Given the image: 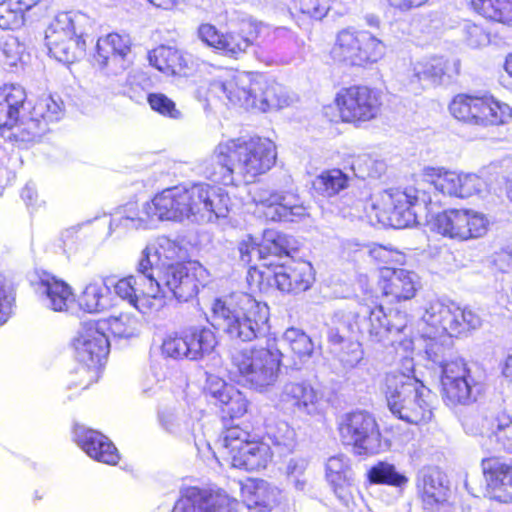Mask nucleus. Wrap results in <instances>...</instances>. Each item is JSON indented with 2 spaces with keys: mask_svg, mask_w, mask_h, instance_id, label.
<instances>
[{
  "mask_svg": "<svg viewBox=\"0 0 512 512\" xmlns=\"http://www.w3.org/2000/svg\"><path fill=\"white\" fill-rule=\"evenodd\" d=\"M166 295L179 302H186L198 292L197 280L194 274L181 263H167L156 282Z\"/></svg>",
  "mask_w": 512,
  "mask_h": 512,
  "instance_id": "obj_20",
  "label": "nucleus"
},
{
  "mask_svg": "<svg viewBox=\"0 0 512 512\" xmlns=\"http://www.w3.org/2000/svg\"><path fill=\"white\" fill-rule=\"evenodd\" d=\"M481 467L490 497L502 503L512 502V464L489 457L482 460Z\"/></svg>",
  "mask_w": 512,
  "mask_h": 512,
  "instance_id": "obj_21",
  "label": "nucleus"
},
{
  "mask_svg": "<svg viewBox=\"0 0 512 512\" xmlns=\"http://www.w3.org/2000/svg\"><path fill=\"white\" fill-rule=\"evenodd\" d=\"M484 421L490 426V440L494 441L499 449L512 453V419L505 414H499L490 419L486 417Z\"/></svg>",
  "mask_w": 512,
  "mask_h": 512,
  "instance_id": "obj_46",
  "label": "nucleus"
},
{
  "mask_svg": "<svg viewBox=\"0 0 512 512\" xmlns=\"http://www.w3.org/2000/svg\"><path fill=\"white\" fill-rule=\"evenodd\" d=\"M419 287L418 276L405 269L385 268L383 271V293L396 300H409L413 298Z\"/></svg>",
  "mask_w": 512,
  "mask_h": 512,
  "instance_id": "obj_32",
  "label": "nucleus"
},
{
  "mask_svg": "<svg viewBox=\"0 0 512 512\" xmlns=\"http://www.w3.org/2000/svg\"><path fill=\"white\" fill-rule=\"evenodd\" d=\"M460 198H467L487 190L486 181L477 174H460Z\"/></svg>",
  "mask_w": 512,
  "mask_h": 512,
  "instance_id": "obj_63",
  "label": "nucleus"
},
{
  "mask_svg": "<svg viewBox=\"0 0 512 512\" xmlns=\"http://www.w3.org/2000/svg\"><path fill=\"white\" fill-rule=\"evenodd\" d=\"M248 35H243L236 31H227L221 34V41L218 46V52L226 57L238 59L245 54L248 48L253 44L261 33L268 30V27L262 23H249Z\"/></svg>",
  "mask_w": 512,
  "mask_h": 512,
  "instance_id": "obj_35",
  "label": "nucleus"
},
{
  "mask_svg": "<svg viewBox=\"0 0 512 512\" xmlns=\"http://www.w3.org/2000/svg\"><path fill=\"white\" fill-rule=\"evenodd\" d=\"M154 249L160 263H179L178 261L184 257L183 249L168 238L160 239L158 247L154 246Z\"/></svg>",
  "mask_w": 512,
  "mask_h": 512,
  "instance_id": "obj_60",
  "label": "nucleus"
},
{
  "mask_svg": "<svg viewBox=\"0 0 512 512\" xmlns=\"http://www.w3.org/2000/svg\"><path fill=\"white\" fill-rule=\"evenodd\" d=\"M423 338L424 352L429 361L441 368L442 396L449 406H469L476 403L486 389V374L477 364L468 365L453 358L452 337L445 332Z\"/></svg>",
  "mask_w": 512,
  "mask_h": 512,
  "instance_id": "obj_2",
  "label": "nucleus"
},
{
  "mask_svg": "<svg viewBox=\"0 0 512 512\" xmlns=\"http://www.w3.org/2000/svg\"><path fill=\"white\" fill-rule=\"evenodd\" d=\"M158 421L162 429L171 435L187 437L193 434L194 423L182 409L163 408L158 412Z\"/></svg>",
  "mask_w": 512,
  "mask_h": 512,
  "instance_id": "obj_36",
  "label": "nucleus"
},
{
  "mask_svg": "<svg viewBox=\"0 0 512 512\" xmlns=\"http://www.w3.org/2000/svg\"><path fill=\"white\" fill-rule=\"evenodd\" d=\"M220 443L222 453L235 468L256 471L265 468L272 457L268 444L250 440L249 432L239 426L227 428Z\"/></svg>",
  "mask_w": 512,
  "mask_h": 512,
  "instance_id": "obj_9",
  "label": "nucleus"
},
{
  "mask_svg": "<svg viewBox=\"0 0 512 512\" xmlns=\"http://www.w3.org/2000/svg\"><path fill=\"white\" fill-rule=\"evenodd\" d=\"M459 68V61L432 57L416 62L412 68V76L422 86H437L443 84L446 79H451L453 75H457Z\"/></svg>",
  "mask_w": 512,
  "mask_h": 512,
  "instance_id": "obj_28",
  "label": "nucleus"
},
{
  "mask_svg": "<svg viewBox=\"0 0 512 512\" xmlns=\"http://www.w3.org/2000/svg\"><path fill=\"white\" fill-rule=\"evenodd\" d=\"M143 287V282L137 276L130 275L120 279L114 286L115 293L124 300H127L132 305L136 296Z\"/></svg>",
  "mask_w": 512,
  "mask_h": 512,
  "instance_id": "obj_61",
  "label": "nucleus"
},
{
  "mask_svg": "<svg viewBox=\"0 0 512 512\" xmlns=\"http://www.w3.org/2000/svg\"><path fill=\"white\" fill-rule=\"evenodd\" d=\"M216 344V336L210 328L196 326L181 336L167 337L162 344V353L173 359L200 360L209 355Z\"/></svg>",
  "mask_w": 512,
  "mask_h": 512,
  "instance_id": "obj_16",
  "label": "nucleus"
},
{
  "mask_svg": "<svg viewBox=\"0 0 512 512\" xmlns=\"http://www.w3.org/2000/svg\"><path fill=\"white\" fill-rule=\"evenodd\" d=\"M279 401L294 412L311 416L320 410L321 394L307 381L288 382L281 389Z\"/></svg>",
  "mask_w": 512,
  "mask_h": 512,
  "instance_id": "obj_24",
  "label": "nucleus"
},
{
  "mask_svg": "<svg viewBox=\"0 0 512 512\" xmlns=\"http://www.w3.org/2000/svg\"><path fill=\"white\" fill-rule=\"evenodd\" d=\"M26 100V92L20 85L5 84L0 87V129L13 128Z\"/></svg>",
  "mask_w": 512,
  "mask_h": 512,
  "instance_id": "obj_34",
  "label": "nucleus"
},
{
  "mask_svg": "<svg viewBox=\"0 0 512 512\" xmlns=\"http://www.w3.org/2000/svg\"><path fill=\"white\" fill-rule=\"evenodd\" d=\"M424 180L431 183L436 190L444 195L460 198V174L446 171L440 167L426 166L422 173Z\"/></svg>",
  "mask_w": 512,
  "mask_h": 512,
  "instance_id": "obj_37",
  "label": "nucleus"
},
{
  "mask_svg": "<svg viewBox=\"0 0 512 512\" xmlns=\"http://www.w3.org/2000/svg\"><path fill=\"white\" fill-rule=\"evenodd\" d=\"M101 326L102 331L106 329L118 338H132L139 334L141 322L130 314L121 313L118 316H111L107 320L97 322Z\"/></svg>",
  "mask_w": 512,
  "mask_h": 512,
  "instance_id": "obj_44",
  "label": "nucleus"
},
{
  "mask_svg": "<svg viewBox=\"0 0 512 512\" xmlns=\"http://www.w3.org/2000/svg\"><path fill=\"white\" fill-rule=\"evenodd\" d=\"M343 444L353 447L358 455L378 453L381 434L374 417L363 411L347 414L339 424Z\"/></svg>",
  "mask_w": 512,
  "mask_h": 512,
  "instance_id": "obj_13",
  "label": "nucleus"
},
{
  "mask_svg": "<svg viewBox=\"0 0 512 512\" xmlns=\"http://www.w3.org/2000/svg\"><path fill=\"white\" fill-rule=\"evenodd\" d=\"M74 440L77 445L92 459L109 465L119 461V453L112 441L104 434L76 425Z\"/></svg>",
  "mask_w": 512,
  "mask_h": 512,
  "instance_id": "obj_23",
  "label": "nucleus"
},
{
  "mask_svg": "<svg viewBox=\"0 0 512 512\" xmlns=\"http://www.w3.org/2000/svg\"><path fill=\"white\" fill-rule=\"evenodd\" d=\"M422 320L436 331L453 337L479 329L482 325L481 317L471 309L439 299L426 304Z\"/></svg>",
  "mask_w": 512,
  "mask_h": 512,
  "instance_id": "obj_10",
  "label": "nucleus"
},
{
  "mask_svg": "<svg viewBox=\"0 0 512 512\" xmlns=\"http://www.w3.org/2000/svg\"><path fill=\"white\" fill-rule=\"evenodd\" d=\"M107 287L98 281L88 283L79 296V306L88 313L103 311L107 306Z\"/></svg>",
  "mask_w": 512,
  "mask_h": 512,
  "instance_id": "obj_47",
  "label": "nucleus"
},
{
  "mask_svg": "<svg viewBox=\"0 0 512 512\" xmlns=\"http://www.w3.org/2000/svg\"><path fill=\"white\" fill-rule=\"evenodd\" d=\"M205 512H232L238 502L222 489H199Z\"/></svg>",
  "mask_w": 512,
  "mask_h": 512,
  "instance_id": "obj_51",
  "label": "nucleus"
},
{
  "mask_svg": "<svg viewBox=\"0 0 512 512\" xmlns=\"http://www.w3.org/2000/svg\"><path fill=\"white\" fill-rule=\"evenodd\" d=\"M433 226L444 237L468 241L483 237L488 232L489 220L473 209H448L435 216Z\"/></svg>",
  "mask_w": 512,
  "mask_h": 512,
  "instance_id": "obj_12",
  "label": "nucleus"
},
{
  "mask_svg": "<svg viewBox=\"0 0 512 512\" xmlns=\"http://www.w3.org/2000/svg\"><path fill=\"white\" fill-rule=\"evenodd\" d=\"M340 116L344 122L357 123L377 117L382 105L380 93L367 86H351L337 95Z\"/></svg>",
  "mask_w": 512,
  "mask_h": 512,
  "instance_id": "obj_17",
  "label": "nucleus"
},
{
  "mask_svg": "<svg viewBox=\"0 0 512 512\" xmlns=\"http://www.w3.org/2000/svg\"><path fill=\"white\" fill-rule=\"evenodd\" d=\"M293 9L315 20L323 19L329 9V0H293Z\"/></svg>",
  "mask_w": 512,
  "mask_h": 512,
  "instance_id": "obj_58",
  "label": "nucleus"
},
{
  "mask_svg": "<svg viewBox=\"0 0 512 512\" xmlns=\"http://www.w3.org/2000/svg\"><path fill=\"white\" fill-rule=\"evenodd\" d=\"M188 220L210 223L226 218L230 211V197L220 187L197 183L186 189Z\"/></svg>",
  "mask_w": 512,
  "mask_h": 512,
  "instance_id": "obj_11",
  "label": "nucleus"
},
{
  "mask_svg": "<svg viewBox=\"0 0 512 512\" xmlns=\"http://www.w3.org/2000/svg\"><path fill=\"white\" fill-rule=\"evenodd\" d=\"M426 203L425 194L420 195L418 190L390 189L379 194L372 203V210L379 223L402 229L417 222L416 208Z\"/></svg>",
  "mask_w": 512,
  "mask_h": 512,
  "instance_id": "obj_8",
  "label": "nucleus"
},
{
  "mask_svg": "<svg viewBox=\"0 0 512 512\" xmlns=\"http://www.w3.org/2000/svg\"><path fill=\"white\" fill-rule=\"evenodd\" d=\"M147 101L152 110L164 117H169L176 120L182 118V113L176 107L175 102L168 98L165 94L150 93L147 97Z\"/></svg>",
  "mask_w": 512,
  "mask_h": 512,
  "instance_id": "obj_57",
  "label": "nucleus"
},
{
  "mask_svg": "<svg viewBox=\"0 0 512 512\" xmlns=\"http://www.w3.org/2000/svg\"><path fill=\"white\" fill-rule=\"evenodd\" d=\"M462 31L465 42L472 48H478L489 43L488 34L479 25L466 22Z\"/></svg>",
  "mask_w": 512,
  "mask_h": 512,
  "instance_id": "obj_64",
  "label": "nucleus"
},
{
  "mask_svg": "<svg viewBox=\"0 0 512 512\" xmlns=\"http://www.w3.org/2000/svg\"><path fill=\"white\" fill-rule=\"evenodd\" d=\"M166 298H168L166 291L161 290L157 284H143L132 306L143 315H152L165 306Z\"/></svg>",
  "mask_w": 512,
  "mask_h": 512,
  "instance_id": "obj_40",
  "label": "nucleus"
},
{
  "mask_svg": "<svg viewBox=\"0 0 512 512\" xmlns=\"http://www.w3.org/2000/svg\"><path fill=\"white\" fill-rule=\"evenodd\" d=\"M167 263H160L154 246L143 249L137 265V277L143 284L153 285L158 280V275L164 270Z\"/></svg>",
  "mask_w": 512,
  "mask_h": 512,
  "instance_id": "obj_45",
  "label": "nucleus"
},
{
  "mask_svg": "<svg viewBox=\"0 0 512 512\" xmlns=\"http://www.w3.org/2000/svg\"><path fill=\"white\" fill-rule=\"evenodd\" d=\"M315 281L313 266L308 261L283 264L273 275V285L285 293L298 294L311 288Z\"/></svg>",
  "mask_w": 512,
  "mask_h": 512,
  "instance_id": "obj_22",
  "label": "nucleus"
},
{
  "mask_svg": "<svg viewBox=\"0 0 512 512\" xmlns=\"http://www.w3.org/2000/svg\"><path fill=\"white\" fill-rule=\"evenodd\" d=\"M408 322V315L401 310H385L381 305L374 308L364 307L357 329L371 343H383L389 340L391 335L403 332Z\"/></svg>",
  "mask_w": 512,
  "mask_h": 512,
  "instance_id": "obj_15",
  "label": "nucleus"
},
{
  "mask_svg": "<svg viewBox=\"0 0 512 512\" xmlns=\"http://www.w3.org/2000/svg\"><path fill=\"white\" fill-rule=\"evenodd\" d=\"M261 249L263 250V260H266L269 256H289L290 252L295 249L294 240L285 234L268 231L264 234Z\"/></svg>",
  "mask_w": 512,
  "mask_h": 512,
  "instance_id": "obj_48",
  "label": "nucleus"
},
{
  "mask_svg": "<svg viewBox=\"0 0 512 512\" xmlns=\"http://www.w3.org/2000/svg\"><path fill=\"white\" fill-rule=\"evenodd\" d=\"M34 115L47 122L58 121L62 116V102H58L52 96L39 98L33 108Z\"/></svg>",
  "mask_w": 512,
  "mask_h": 512,
  "instance_id": "obj_56",
  "label": "nucleus"
},
{
  "mask_svg": "<svg viewBox=\"0 0 512 512\" xmlns=\"http://www.w3.org/2000/svg\"><path fill=\"white\" fill-rule=\"evenodd\" d=\"M361 319V312L340 310L334 313L331 318V324L338 325L342 333H346L349 338L350 335L358 332L357 323Z\"/></svg>",
  "mask_w": 512,
  "mask_h": 512,
  "instance_id": "obj_62",
  "label": "nucleus"
},
{
  "mask_svg": "<svg viewBox=\"0 0 512 512\" xmlns=\"http://www.w3.org/2000/svg\"><path fill=\"white\" fill-rule=\"evenodd\" d=\"M282 356L276 342L268 341L265 347L237 352L232 357V364L253 389L264 391L276 383Z\"/></svg>",
  "mask_w": 512,
  "mask_h": 512,
  "instance_id": "obj_6",
  "label": "nucleus"
},
{
  "mask_svg": "<svg viewBox=\"0 0 512 512\" xmlns=\"http://www.w3.org/2000/svg\"><path fill=\"white\" fill-rule=\"evenodd\" d=\"M242 494L251 512H270L282 500L281 490L265 480H256L244 486Z\"/></svg>",
  "mask_w": 512,
  "mask_h": 512,
  "instance_id": "obj_29",
  "label": "nucleus"
},
{
  "mask_svg": "<svg viewBox=\"0 0 512 512\" xmlns=\"http://www.w3.org/2000/svg\"><path fill=\"white\" fill-rule=\"evenodd\" d=\"M351 169L358 178H378L384 172L385 164L368 154H361L352 159Z\"/></svg>",
  "mask_w": 512,
  "mask_h": 512,
  "instance_id": "obj_53",
  "label": "nucleus"
},
{
  "mask_svg": "<svg viewBox=\"0 0 512 512\" xmlns=\"http://www.w3.org/2000/svg\"><path fill=\"white\" fill-rule=\"evenodd\" d=\"M257 205L268 208L266 215L273 221H296L307 215L298 194L292 191L258 189L253 194Z\"/></svg>",
  "mask_w": 512,
  "mask_h": 512,
  "instance_id": "obj_19",
  "label": "nucleus"
},
{
  "mask_svg": "<svg viewBox=\"0 0 512 512\" xmlns=\"http://www.w3.org/2000/svg\"><path fill=\"white\" fill-rule=\"evenodd\" d=\"M148 59L152 66L167 75L189 76L197 67V61L191 54L165 45L150 51Z\"/></svg>",
  "mask_w": 512,
  "mask_h": 512,
  "instance_id": "obj_25",
  "label": "nucleus"
},
{
  "mask_svg": "<svg viewBox=\"0 0 512 512\" xmlns=\"http://www.w3.org/2000/svg\"><path fill=\"white\" fill-rule=\"evenodd\" d=\"M276 146L268 138H237L219 143L204 162L205 175L214 182L233 185L252 182L276 161Z\"/></svg>",
  "mask_w": 512,
  "mask_h": 512,
  "instance_id": "obj_1",
  "label": "nucleus"
},
{
  "mask_svg": "<svg viewBox=\"0 0 512 512\" xmlns=\"http://www.w3.org/2000/svg\"><path fill=\"white\" fill-rule=\"evenodd\" d=\"M353 475L348 457L340 454L327 460L326 479L336 496L343 502H347L349 499L350 488L354 480Z\"/></svg>",
  "mask_w": 512,
  "mask_h": 512,
  "instance_id": "obj_33",
  "label": "nucleus"
},
{
  "mask_svg": "<svg viewBox=\"0 0 512 512\" xmlns=\"http://www.w3.org/2000/svg\"><path fill=\"white\" fill-rule=\"evenodd\" d=\"M214 393L220 403L222 412L231 419L240 418L247 412L248 400L236 387L224 386L223 390H217Z\"/></svg>",
  "mask_w": 512,
  "mask_h": 512,
  "instance_id": "obj_42",
  "label": "nucleus"
},
{
  "mask_svg": "<svg viewBox=\"0 0 512 512\" xmlns=\"http://www.w3.org/2000/svg\"><path fill=\"white\" fill-rule=\"evenodd\" d=\"M385 54L384 43L367 30L352 27L340 30L331 49L335 61L351 66L378 62Z\"/></svg>",
  "mask_w": 512,
  "mask_h": 512,
  "instance_id": "obj_7",
  "label": "nucleus"
},
{
  "mask_svg": "<svg viewBox=\"0 0 512 512\" xmlns=\"http://www.w3.org/2000/svg\"><path fill=\"white\" fill-rule=\"evenodd\" d=\"M203 499L199 495V488H188L175 503L172 512H205L202 505Z\"/></svg>",
  "mask_w": 512,
  "mask_h": 512,
  "instance_id": "obj_59",
  "label": "nucleus"
},
{
  "mask_svg": "<svg viewBox=\"0 0 512 512\" xmlns=\"http://www.w3.org/2000/svg\"><path fill=\"white\" fill-rule=\"evenodd\" d=\"M75 357L83 367L78 373L91 372L96 376L109 353V341L97 322L83 323L72 341Z\"/></svg>",
  "mask_w": 512,
  "mask_h": 512,
  "instance_id": "obj_14",
  "label": "nucleus"
},
{
  "mask_svg": "<svg viewBox=\"0 0 512 512\" xmlns=\"http://www.w3.org/2000/svg\"><path fill=\"white\" fill-rule=\"evenodd\" d=\"M187 199L185 188H168L148 203V209H152L154 219L157 220H188Z\"/></svg>",
  "mask_w": 512,
  "mask_h": 512,
  "instance_id": "obj_26",
  "label": "nucleus"
},
{
  "mask_svg": "<svg viewBox=\"0 0 512 512\" xmlns=\"http://www.w3.org/2000/svg\"><path fill=\"white\" fill-rule=\"evenodd\" d=\"M148 203H144L141 210L136 203L132 202L119 207L111 216L109 234L147 228L149 221L154 220L152 209H148Z\"/></svg>",
  "mask_w": 512,
  "mask_h": 512,
  "instance_id": "obj_31",
  "label": "nucleus"
},
{
  "mask_svg": "<svg viewBox=\"0 0 512 512\" xmlns=\"http://www.w3.org/2000/svg\"><path fill=\"white\" fill-rule=\"evenodd\" d=\"M269 307L243 292L214 299L210 323L229 338L250 342L265 335L268 329Z\"/></svg>",
  "mask_w": 512,
  "mask_h": 512,
  "instance_id": "obj_3",
  "label": "nucleus"
},
{
  "mask_svg": "<svg viewBox=\"0 0 512 512\" xmlns=\"http://www.w3.org/2000/svg\"><path fill=\"white\" fill-rule=\"evenodd\" d=\"M266 435L279 454H289L296 447L295 431L286 421H269L266 424Z\"/></svg>",
  "mask_w": 512,
  "mask_h": 512,
  "instance_id": "obj_38",
  "label": "nucleus"
},
{
  "mask_svg": "<svg viewBox=\"0 0 512 512\" xmlns=\"http://www.w3.org/2000/svg\"><path fill=\"white\" fill-rule=\"evenodd\" d=\"M416 488L425 509L433 511L447 500L445 476L437 467L421 468L416 476Z\"/></svg>",
  "mask_w": 512,
  "mask_h": 512,
  "instance_id": "obj_27",
  "label": "nucleus"
},
{
  "mask_svg": "<svg viewBox=\"0 0 512 512\" xmlns=\"http://www.w3.org/2000/svg\"><path fill=\"white\" fill-rule=\"evenodd\" d=\"M349 177L340 169L323 171L312 182L314 191L325 198H331L348 187Z\"/></svg>",
  "mask_w": 512,
  "mask_h": 512,
  "instance_id": "obj_39",
  "label": "nucleus"
},
{
  "mask_svg": "<svg viewBox=\"0 0 512 512\" xmlns=\"http://www.w3.org/2000/svg\"><path fill=\"white\" fill-rule=\"evenodd\" d=\"M282 342L300 361L310 358L313 353L314 345L311 338L300 329L288 328L282 336Z\"/></svg>",
  "mask_w": 512,
  "mask_h": 512,
  "instance_id": "obj_50",
  "label": "nucleus"
},
{
  "mask_svg": "<svg viewBox=\"0 0 512 512\" xmlns=\"http://www.w3.org/2000/svg\"><path fill=\"white\" fill-rule=\"evenodd\" d=\"M368 479L374 484H386L398 488L408 483V478L388 462H378L372 466L368 471Z\"/></svg>",
  "mask_w": 512,
  "mask_h": 512,
  "instance_id": "obj_49",
  "label": "nucleus"
},
{
  "mask_svg": "<svg viewBox=\"0 0 512 512\" xmlns=\"http://www.w3.org/2000/svg\"><path fill=\"white\" fill-rule=\"evenodd\" d=\"M383 391L393 415L411 423H427L432 418L428 401L430 392L417 380L403 375L386 374Z\"/></svg>",
  "mask_w": 512,
  "mask_h": 512,
  "instance_id": "obj_4",
  "label": "nucleus"
},
{
  "mask_svg": "<svg viewBox=\"0 0 512 512\" xmlns=\"http://www.w3.org/2000/svg\"><path fill=\"white\" fill-rule=\"evenodd\" d=\"M264 85L256 93V103L252 109L266 112L289 105V98L283 95V89L277 83H269L263 77Z\"/></svg>",
  "mask_w": 512,
  "mask_h": 512,
  "instance_id": "obj_43",
  "label": "nucleus"
},
{
  "mask_svg": "<svg viewBox=\"0 0 512 512\" xmlns=\"http://www.w3.org/2000/svg\"><path fill=\"white\" fill-rule=\"evenodd\" d=\"M26 7L19 0H6L0 3V28L16 29L24 23Z\"/></svg>",
  "mask_w": 512,
  "mask_h": 512,
  "instance_id": "obj_52",
  "label": "nucleus"
},
{
  "mask_svg": "<svg viewBox=\"0 0 512 512\" xmlns=\"http://www.w3.org/2000/svg\"><path fill=\"white\" fill-rule=\"evenodd\" d=\"M471 5L485 18L512 25V0H472Z\"/></svg>",
  "mask_w": 512,
  "mask_h": 512,
  "instance_id": "obj_41",
  "label": "nucleus"
},
{
  "mask_svg": "<svg viewBox=\"0 0 512 512\" xmlns=\"http://www.w3.org/2000/svg\"><path fill=\"white\" fill-rule=\"evenodd\" d=\"M92 25L90 17L81 12L57 14L45 31L49 54L59 62H74L85 51V37Z\"/></svg>",
  "mask_w": 512,
  "mask_h": 512,
  "instance_id": "obj_5",
  "label": "nucleus"
},
{
  "mask_svg": "<svg viewBox=\"0 0 512 512\" xmlns=\"http://www.w3.org/2000/svg\"><path fill=\"white\" fill-rule=\"evenodd\" d=\"M37 289L43 296L44 305L56 312L67 311L75 300L72 288L63 280L50 274L40 277Z\"/></svg>",
  "mask_w": 512,
  "mask_h": 512,
  "instance_id": "obj_30",
  "label": "nucleus"
},
{
  "mask_svg": "<svg viewBox=\"0 0 512 512\" xmlns=\"http://www.w3.org/2000/svg\"><path fill=\"white\" fill-rule=\"evenodd\" d=\"M486 105L484 126L504 125L512 119V108L508 104L487 97Z\"/></svg>",
  "mask_w": 512,
  "mask_h": 512,
  "instance_id": "obj_55",
  "label": "nucleus"
},
{
  "mask_svg": "<svg viewBox=\"0 0 512 512\" xmlns=\"http://www.w3.org/2000/svg\"><path fill=\"white\" fill-rule=\"evenodd\" d=\"M263 85V76L238 72L224 79L214 80L210 84V92L226 98L234 106L252 109L256 103V93Z\"/></svg>",
  "mask_w": 512,
  "mask_h": 512,
  "instance_id": "obj_18",
  "label": "nucleus"
},
{
  "mask_svg": "<svg viewBox=\"0 0 512 512\" xmlns=\"http://www.w3.org/2000/svg\"><path fill=\"white\" fill-rule=\"evenodd\" d=\"M115 42H109L107 36L98 39L96 44L95 60L101 68H106L110 73L118 74L124 69H120V61L116 56L114 48Z\"/></svg>",
  "mask_w": 512,
  "mask_h": 512,
  "instance_id": "obj_54",
  "label": "nucleus"
}]
</instances>
